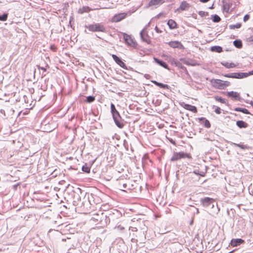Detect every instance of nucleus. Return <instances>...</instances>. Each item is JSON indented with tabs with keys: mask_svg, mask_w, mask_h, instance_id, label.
<instances>
[{
	"mask_svg": "<svg viewBox=\"0 0 253 253\" xmlns=\"http://www.w3.org/2000/svg\"><path fill=\"white\" fill-rule=\"evenodd\" d=\"M154 60L157 63H158L161 66L163 67L166 69H168V66L165 62L161 61L156 58H154Z\"/></svg>",
	"mask_w": 253,
	"mask_h": 253,
	"instance_id": "24",
	"label": "nucleus"
},
{
	"mask_svg": "<svg viewBox=\"0 0 253 253\" xmlns=\"http://www.w3.org/2000/svg\"><path fill=\"white\" fill-rule=\"evenodd\" d=\"M221 64L226 68L228 69L235 68L238 66V64L228 62H222L221 63Z\"/></svg>",
	"mask_w": 253,
	"mask_h": 253,
	"instance_id": "20",
	"label": "nucleus"
},
{
	"mask_svg": "<svg viewBox=\"0 0 253 253\" xmlns=\"http://www.w3.org/2000/svg\"><path fill=\"white\" fill-rule=\"evenodd\" d=\"M151 82L161 88L168 89L169 87V85L167 84H163L162 83H158L156 81H151Z\"/></svg>",
	"mask_w": 253,
	"mask_h": 253,
	"instance_id": "23",
	"label": "nucleus"
},
{
	"mask_svg": "<svg viewBox=\"0 0 253 253\" xmlns=\"http://www.w3.org/2000/svg\"><path fill=\"white\" fill-rule=\"evenodd\" d=\"M82 169L84 172H85L86 173H89L90 170V167L87 166V164H85V165L83 166Z\"/></svg>",
	"mask_w": 253,
	"mask_h": 253,
	"instance_id": "28",
	"label": "nucleus"
},
{
	"mask_svg": "<svg viewBox=\"0 0 253 253\" xmlns=\"http://www.w3.org/2000/svg\"><path fill=\"white\" fill-rule=\"evenodd\" d=\"M7 14H4L2 15H0V20L2 21H6L7 19Z\"/></svg>",
	"mask_w": 253,
	"mask_h": 253,
	"instance_id": "33",
	"label": "nucleus"
},
{
	"mask_svg": "<svg viewBox=\"0 0 253 253\" xmlns=\"http://www.w3.org/2000/svg\"><path fill=\"white\" fill-rule=\"evenodd\" d=\"M251 105H252V106L253 107V102H252V103H251Z\"/></svg>",
	"mask_w": 253,
	"mask_h": 253,
	"instance_id": "53",
	"label": "nucleus"
},
{
	"mask_svg": "<svg viewBox=\"0 0 253 253\" xmlns=\"http://www.w3.org/2000/svg\"><path fill=\"white\" fill-rule=\"evenodd\" d=\"M190 7V5L186 1H182L179 7L176 9V11L181 12L184 10H187Z\"/></svg>",
	"mask_w": 253,
	"mask_h": 253,
	"instance_id": "12",
	"label": "nucleus"
},
{
	"mask_svg": "<svg viewBox=\"0 0 253 253\" xmlns=\"http://www.w3.org/2000/svg\"><path fill=\"white\" fill-rule=\"evenodd\" d=\"M129 230H130L131 232H137V229L135 227H130Z\"/></svg>",
	"mask_w": 253,
	"mask_h": 253,
	"instance_id": "38",
	"label": "nucleus"
},
{
	"mask_svg": "<svg viewBox=\"0 0 253 253\" xmlns=\"http://www.w3.org/2000/svg\"><path fill=\"white\" fill-rule=\"evenodd\" d=\"M127 16V13L125 12L120 13L117 14H115L112 18H111L110 21L112 23H117L119 22L123 19H125Z\"/></svg>",
	"mask_w": 253,
	"mask_h": 253,
	"instance_id": "10",
	"label": "nucleus"
},
{
	"mask_svg": "<svg viewBox=\"0 0 253 253\" xmlns=\"http://www.w3.org/2000/svg\"><path fill=\"white\" fill-rule=\"evenodd\" d=\"M200 202L202 203L203 207L207 208L211 206L212 208L214 207V199L209 197H205L202 198L200 200Z\"/></svg>",
	"mask_w": 253,
	"mask_h": 253,
	"instance_id": "7",
	"label": "nucleus"
},
{
	"mask_svg": "<svg viewBox=\"0 0 253 253\" xmlns=\"http://www.w3.org/2000/svg\"><path fill=\"white\" fill-rule=\"evenodd\" d=\"M22 112H19V113L15 115V116H17V119H19V121H20L21 120V119H22L21 118V117H20V116L22 114Z\"/></svg>",
	"mask_w": 253,
	"mask_h": 253,
	"instance_id": "37",
	"label": "nucleus"
},
{
	"mask_svg": "<svg viewBox=\"0 0 253 253\" xmlns=\"http://www.w3.org/2000/svg\"><path fill=\"white\" fill-rule=\"evenodd\" d=\"M117 229L120 231H123L124 229V227L121 225H119L117 227Z\"/></svg>",
	"mask_w": 253,
	"mask_h": 253,
	"instance_id": "41",
	"label": "nucleus"
},
{
	"mask_svg": "<svg viewBox=\"0 0 253 253\" xmlns=\"http://www.w3.org/2000/svg\"><path fill=\"white\" fill-rule=\"evenodd\" d=\"M112 111H116L115 108V106L113 104L111 105Z\"/></svg>",
	"mask_w": 253,
	"mask_h": 253,
	"instance_id": "45",
	"label": "nucleus"
},
{
	"mask_svg": "<svg viewBox=\"0 0 253 253\" xmlns=\"http://www.w3.org/2000/svg\"><path fill=\"white\" fill-rule=\"evenodd\" d=\"M212 85L218 89H223L230 85V83L228 81H223L221 80L215 79L211 81Z\"/></svg>",
	"mask_w": 253,
	"mask_h": 253,
	"instance_id": "4",
	"label": "nucleus"
},
{
	"mask_svg": "<svg viewBox=\"0 0 253 253\" xmlns=\"http://www.w3.org/2000/svg\"><path fill=\"white\" fill-rule=\"evenodd\" d=\"M95 112L92 111V112H89V115H96V114H95ZM96 112L98 113V112Z\"/></svg>",
	"mask_w": 253,
	"mask_h": 253,
	"instance_id": "46",
	"label": "nucleus"
},
{
	"mask_svg": "<svg viewBox=\"0 0 253 253\" xmlns=\"http://www.w3.org/2000/svg\"><path fill=\"white\" fill-rule=\"evenodd\" d=\"M241 27L240 24H237L236 25H230V27L231 29L239 28Z\"/></svg>",
	"mask_w": 253,
	"mask_h": 253,
	"instance_id": "34",
	"label": "nucleus"
},
{
	"mask_svg": "<svg viewBox=\"0 0 253 253\" xmlns=\"http://www.w3.org/2000/svg\"><path fill=\"white\" fill-rule=\"evenodd\" d=\"M87 29L92 32H105L106 31L105 27L101 23H93L89 24L86 26Z\"/></svg>",
	"mask_w": 253,
	"mask_h": 253,
	"instance_id": "2",
	"label": "nucleus"
},
{
	"mask_svg": "<svg viewBox=\"0 0 253 253\" xmlns=\"http://www.w3.org/2000/svg\"><path fill=\"white\" fill-rule=\"evenodd\" d=\"M245 243V241L242 239H232L230 242V245L232 247H237Z\"/></svg>",
	"mask_w": 253,
	"mask_h": 253,
	"instance_id": "15",
	"label": "nucleus"
},
{
	"mask_svg": "<svg viewBox=\"0 0 253 253\" xmlns=\"http://www.w3.org/2000/svg\"><path fill=\"white\" fill-rule=\"evenodd\" d=\"M165 0H151L148 3L149 6H159L163 4Z\"/></svg>",
	"mask_w": 253,
	"mask_h": 253,
	"instance_id": "16",
	"label": "nucleus"
},
{
	"mask_svg": "<svg viewBox=\"0 0 253 253\" xmlns=\"http://www.w3.org/2000/svg\"><path fill=\"white\" fill-rule=\"evenodd\" d=\"M41 69L44 71H46V68H43V67H41Z\"/></svg>",
	"mask_w": 253,
	"mask_h": 253,
	"instance_id": "49",
	"label": "nucleus"
},
{
	"mask_svg": "<svg viewBox=\"0 0 253 253\" xmlns=\"http://www.w3.org/2000/svg\"><path fill=\"white\" fill-rule=\"evenodd\" d=\"M211 50L220 53L222 51V48L219 46H214L211 47Z\"/></svg>",
	"mask_w": 253,
	"mask_h": 253,
	"instance_id": "27",
	"label": "nucleus"
},
{
	"mask_svg": "<svg viewBox=\"0 0 253 253\" xmlns=\"http://www.w3.org/2000/svg\"><path fill=\"white\" fill-rule=\"evenodd\" d=\"M251 75H253V70L249 73H232L231 74H225L223 76L229 78L243 79Z\"/></svg>",
	"mask_w": 253,
	"mask_h": 253,
	"instance_id": "5",
	"label": "nucleus"
},
{
	"mask_svg": "<svg viewBox=\"0 0 253 253\" xmlns=\"http://www.w3.org/2000/svg\"><path fill=\"white\" fill-rule=\"evenodd\" d=\"M242 112L245 114H250V112Z\"/></svg>",
	"mask_w": 253,
	"mask_h": 253,
	"instance_id": "50",
	"label": "nucleus"
},
{
	"mask_svg": "<svg viewBox=\"0 0 253 253\" xmlns=\"http://www.w3.org/2000/svg\"><path fill=\"white\" fill-rule=\"evenodd\" d=\"M91 197L93 198V195L92 194L91 195Z\"/></svg>",
	"mask_w": 253,
	"mask_h": 253,
	"instance_id": "55",
	"label": "nucleus"
},
{
	"mask_svg": "<svg viewBox=\"0 0 253 253\" xmlns=\"http://www.w3.org/2000/svg\"><path fill=\"white\" fill-rule=\"evenodd\" d=\"M132 236L133 237L131 239V242L136 244L137 243L140 244L144 243L146 238L143 231H140L137 234L133 233Z\"/></svg>",
	"mask_w": 253,
	"mask_h": 253,
	"instance_id": "6",
	"label": "nucleus"
},
{
	"mask_svg": "<svg viewBox=\"0 0 253 253\" xmlns=\"http://www.w3.org/2000/svg\"><path fill=\"white\" fill-rule=\"evenodd\" d=\"M161 16L165 17V14L164 13H160L157 16L158 18H160Z\"/></svg>",
	"mask_w": 253,
	"mask_h": 253,
	"instance_id": "40",
	"label": "nucleus"
},
{
	"mask_svg": "<svg viewBox=\"0 0 253 253\" xmlns=\"http://www.w3.org/2000/svg\"><path fill=\"white\" fill-rule=\"evenodd\" d=\"M124 187H126V184H124Z\"/></svg>",
	"mask_w": 253,
	"mask_h": 253,
	"instance_id": "56",
	"label": "nucleus"
},
{
	"mask_svg": "<svg viewBox=\"0 0 253 253\" xmlns=\"http://www.w3.org/2000/svg\"><path fill=\"white\" fill-rule=\"evenodd\" d=\"M215 111H219V110H218V109H216L215 110Z\"/></svg>",
	"mask_w": 253,
	"mask_h": 253,
	"instance_id": "54",
	"label": "nucleus"
},
{
	"mask_svg": "<svg viewBox=\"0 0 253 253\" xmlns=\"http://www.w3.org/2000/svg\"><path fill=\"white\" fill-rule=\"evenodd\" d=\"M235 111H247V110L246 109H241V108H236L235 109Z\"/></svg>",
	"mask_w": 253,
	"mask_h": 253,
	"instance_id": "43",
	"label": "nucleus"
},
{
	"mask_svg": "<svg viewBox=\"0 0 253 253\" xmlns=\"http://www.w3.org/2000/svg\"><path fill=\"white\" fill-rule=\"evenodd\" d=\"M112 57L114 61L116 62V63L118 64L120 67L125 69H127L125 63L116 55L112 54Z\"/></svg>",
	"mask_w": 253,
	"mask_h": 253,
	"instance_id": "13",
	"label": "nucleus"
},
{
	"mask_svg": "<svg viewBox=\"0 0 253 253\" xmlns=\"http://www.w3.org/2000/svg\"><path fill=\"white\" fill-rule=\"evenodd\" d=\"M94 100L95 97L94 96H89L86 97V100L84 101L86 103H91Z\"/></svg>",
	"mask_w": 253,
	"mask_h": 253,
	"instance_id": "31",
	"label": "nucleus"
},
{
	"mask_svg": "<svg viewBox=\"0 0 253 253\" xmlns=\"http://www.w3.org/2000/svg\"><path fill=\"white\" fill-rule=\"evenodd\" d=\"M231 6H232V3L223 2V8H222L223 11H225L226 13H228L229 9Z\"/></svg>",
	"mask_w": 253,
	"mask_h": 253,
	"instance_id": "22",
	"label": "nucleus"
},
{
	"mask_svg": "<svg viewBox=\"0 0 253 253\" xmlns=\"http://www.w3.org/2000/svg\"><path fill=\"white\" fill-rule=\"evenodd\" d=\"M250 18V16L248 14L246 15L244 17V21L245 22L247 21V20H248Z\"/></svg>",
	"mask_w": 253,
	"mask_h": 253,
	"instance_id": "39",
	"label": "nucleus"
},
{
	"mask_svg": "<svg viewBox=\"0 0 253 253\" xmlns=\"http://www.w3.org/2000/svg\"><path fill=\"white\" fill-rule=\"evenodd\" d=\"M111 112L116 125L120 128H123L124 126V120L119 114V112Z\"/></svg>",
	"mask_w": 253,
	"mask_h": 253,
	"instance_id": "3",
	"label": "nucleus"
},
{
	"mask_svg": "<svg viewBox=\"0 0 253 253\" xmlns=\"http://www.w3.org/2000/svg\"><path fill=\"white\" fill-rule=\"evenodd\" d=\"M212 20L214 22H219L221 18L217 15H211Z\"/></svg>",
	"mask_w": 253,
	"mask_h": 253,
	"instance_id": "32",
	"label": "nucleus"
},
{
	"mask_svg": "<svg viewBox=\"0 0 253 253\" xmlns=\"http://www.w3.org/2000/svg\"><path fill=\"white\" fill-rule=\"evenodd\" d=\"M210 0H200V1L202 2H203V3H205V2H208V1H209Z\"/></svg>",
	"mask_w": 253,
	"mask_h": 253,
	"instance_id": "47",
	"label": "nucleus"
},
{
	"mask_svg": "<svg viewBox=\"0 0 253 253\" xmlns=\"http://www.w3.org/2000/svg\"><path fill=\"white\" fill-rule=\"evenodd\" d=\"M28 112H23V114H22V118H23V116H25V115H27L28 114Z\"/></svg>",
	"mask_w": 253,
	"mask_h": 253,
	"instance_id": "44",
	"label": "nucleus"
},
{
	"mask_svg": "<svg viewBox=\"0 0 253 253\" xmlns=\"http://www.w3.org/2000/svg\"><path fill=\"white\" fill-rule=\"evenodd\" d=\"M236 125L239 128H246L247 127V124L243 121H238L236 122Z\"/></svg>",
	"mask_w": 253,
	"mask_h": 253,
	"instance_id": "25",
	"label": "nucleus"
},
{
	"mask_svg": "<svg viewBox=\"0 0 253 253\" xmlns=\"http://www.w3.org/2000/svg\"><path fill=\"white\" fill-rule=\"evenodd\" d=\"M231 146L238 147L243 150H247L249 149V146L247 144H244V143L241 142L240 143H236L231 141L228 142Z\"/></svg>",
	"mask_w": 253,
	"mask_h": 253,
	"instance_id": "14",
	"label": "nucleus"
},
{
	"mask_svg": "<svg viewBox=\"0 0 253 253\" xmlns=\"http://www.w3.org/2000/svg\"><path fill=\"white\" fill-rule=\"evenodd\" d=\"M184 108L189 111H196V108L195 106H193L188 104L185 105Z\"/></svg>",
	"mask_w": 253,
	"mask_h": 253,
	"instance_id": "29",
	"label": "nucleus"
},
{
	"mask_svg": "<svg viewBox=\"0 0 253 253\" xmlns=\"http://www.w3.org/2000/svg\"><path fill=\"white\" fill-rule=\"evenodd\" d=\"M88 200L90 203V198L89 197H88Z\"/></svg>",
	"mask_w": 253,
	"mask_h": 253,
	"instance_id": "51",
	"label": "nucleus"
},
{
	"mask_svg": "<svg viewBox=\"0 0 253 253\" xmlns=\"http://www.w3.org/2000/svg\"><path fill=\"white\" fill-rule=\"evenodd\" d=\"M194 173L196 174H199L202 176H204L205 175V174L204 172H202V173H199L198 172L196 171V170H194Z\"/></svg>",
	"mask_w": 253,
	"mask_h": 253,
	"instance_id": "42",
	"label": "nucleus"
},
{
	"mask_svg": "<svg viewBox=\"0 0 253 253\" xmlns=\"http://www.w3.org/2000/svg\"><path fill=\"white\" fill-rule=\"evenodd\" d=\"M217 114H220L221 112H215Z\"/></svg>",
	"mask_w": 253,
	"mask_h": 253,
	"instance_id": "52",
	"label": "nucleus"
},
{
	"mask_svg": "<svg viewBox=\"0 0 253 253\" xmlns=\"http://www.w3.org/2000/svg\"><path fill=\"white\" fill-rule=\"evenodd\" d=\"M167 24L170 29H174L177 27V23L173 19L169 20Z\"/></svg>",
	"mask_w": 253,
	"mask_h": 253,
	"instance_id": "19",
	"label": "nucleus"
},
{
	"mask_svg": "<svg viewBox=\"0 0 253 253\" xmlns=\"http://www.w3.org/2000/svg\"><path fill=\"white\" fill-rule=\"evenodd\" d=\"M200 123L202 124L206 128H210L211 127V124L210 122L205 118L202 117L199 118Z\"/></svg>",
	"mask_w": 253,
	"mask_h": 253,
	"instance_id": "17",
	"label": "nucleus"
},
{
	"mask_svg": "<svg viewBox=\"0 0 253 253\" xmlns=\"http://www.w3.org/2000/svg\"><path fill=\"white\" fill-rule=\"evenodd\" d=\"M227 96L235 99H237L240 97L239 93L234 91L228 92Z\"/></svg>",
	"mask_w": 253,
	"mask_h": 253,
	"instance_id": "21",
	"label": "nucleus"
},
{
	"mask_svg": "<svg viewBox=\"0 0 253 253\" xmlns=\"http://www.w3.org/2000/svg\"><path fill=\"white\" fill-rule=\"evenodd\" d=\"M233 44L237 48H241L242 46V43L241 41L236 40L234 41Z\"/></svg>",
	"mask_w": 253,
	"mask_h": 253,
	"instance_id": "30",
	"label": "nucleus"
},
{
	"mask_svg": "<svg viewBox=\"0 0 253 253\" xmlns=\"http://www.w3.org/2000/svg\"><path fill=\"white\" fill-rule=\"evenodd\" d=\"M50 48L53 51H56L57 49V47L54 44H51L50 46Z\"/></svg>",
	"mask_w": 253,
	"mask_h": 253,
	"instance_id": "36",
	"label": "nucleus"
},
{
	"mask_svg": "<svg viewBox=\"0 0 253 253\" xmlns=\"http://www.w3.org/2000/svg\"><path fill=\"white\" fill-rule=\"evenodd\" d=\"M156 31L157 32V33H159L160 32L159 30V28H158V27H156L155 28Z\"/></svg>",
	"mask_w": 253,
	"mask_h": 253,
	"instance_id": "48",
	"label": "nucleus"
},
{
	"mask_svg": "<svg viewBox=\"0 0 253 253\" xmlns=\"http://www.w3.org/2000/svg\"><path fill=\"white\" fill-rule=\"evenodd\" d=\"M91 10L88 6H84L79 9L78 12L80 14H83L85 12H88Z\"/></svg>",
	"mask_w": 253,
	"mask_h": 253,
	"instance_id": "26",
	"label": "nucleus"
},
{
	"mask_svg": "<svg viewBox=\"0 0 253 253\" xmlns=\"http://www.w3.org/2000/svg\"><path fill=\"white\" fill-rule=\"evenodd\" d=\"M73 204L75 206L82 207L84 206V202L81 200V197L78 193H75L73 196Z\"/></svg>",
	"mask_w": 253,
	"mask_h": 253,
	"instance_id": "9",
	"label": "nucleus"
},
{
	"mask_svg": "<svg viewBox=\"0 0 253 253\" xmlns=\"http://www.w3.org/2000/svg\"><path fill=\"white\" fill-rule=\"evenodd\" d=\"M168 44L172 48H180L182 46L181 43L178 41H171L169 42Z\"/></svg>",
	"mask_w": 253,
	"mask_h": 253,
	"instance_id": "18",
	"label": "nucleus"
},
{
	"mask_svg": "<svg viewBox=\"0 0 253 253\" xmlns=\"http://www.w3.org/2000/svg\"><path fill=\"white\" fill-rule=\"evenodd\" d=\"M124 39L126 43L128 45L132 47H136L137 43L134 39L130 35L126 34H124Z\"/></svg>",
	"mask_w": 253,
	"mask_h": 253,
	"instance_id": "8",
	"label": "nucleus"
},
{
	"mask_svg": "<svg viewBox=\"0 0 253 253\" xmlns=\"http://www.w3.org/2000/svg\"><path fill=\"white\" fill-rule=\"evenodd\" d=\"M183 158H187L190 159L192 158V157L190 153H187L184 152H173L170 160L171 162H175Z\"/></svg>",
	"mask_w": 253,
	"mask_h": 253,
	"instance_id": "1",
	"label": "nucleus"
},
{
	"mask_svg": "<svg viewBox=\"0 0 253 253\" xmlns=\"http://www.w3.org/2000/svg\"><path fill=\"white\" fill-rule=\"evenodd\" d=\"M167 139L173 145H176V143H175V141L174 140H173L172 138H169V137H167Z\"/></svg>",
	"mask_w": 253,
	"mask_h": 253,
	"instance_id": "35",
	"label": "nucleus"
},
{
	"mask_svg": "<svg viewBox=\"0 0 253 253\" xmlns=\"http://www.w3.org/2000/svg\"><path fill=\"white\" fill-rule=\"evenodd\" d=\"M140 36L142 40L149 44L151 43V39L148 34V32L145 29H143L140 33Z\"/></svg>",
	"mask_w": 253,
	"mask_h": 253,
	"instance_id": "11",
	"label": "nucleus"
}]
</instances>
